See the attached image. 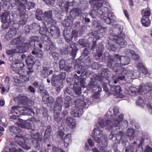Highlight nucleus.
Here are the masks:
<instances>
[{"instance_id": "nucleus-11", "label": "nucleus", "mask_w": 152, "mask_h": 152, "mask_svg": "<svg viewBox=\"0 0 152 152\" xmlns=\"http://www.w3.org/2000/svg\"><path fill=\"white\" fill-rule=\"evenodd\" d=\"M31 142L35 145V146L36 147H38L40 146L39 142H41L42 140V135L38 133L36 134L32 133L31 135Z\"/></svg>"}, {"instance_id": "nucleus-9", "label": "nucleus", "mask_w": 152, "mask_h": 152, "mask_svg": "<svg viewBox=\"0 0 152 152\" xmlns=\"http://www.w3.org/2000/svg\"><path fill=\"white\" fill-rule=\"evenodd\" d=\"M75 70L77 72L79 75H77L75 74L74 75V77L76 79H79L80 77H83L85 75L87 76L88 73L85 70L86 69H84L83 65L82 64L77 65L75 67Z\"/></svg>"}, {"instance_id": "nucleus-19", "label": "nucleus", "mask_w": 152, "mask_h": 152, "mask_svg": "<svg viewBox=\"0 0 152 152\" xmlns=\"http://www.w3.org/2000/svg\"><path fill=\"white\" fill-rule=\"evenodd\" d=\"M104 17L103 19L104 20L105 23L107 24H110L111 22V20L114 19V14L112 12L107 13Z\"/></svg>"}, {"instance_id": "nucleus-4", "label": "nucleus", "mask_w": 152, "mask_h": 152, "mask_svg": "<svg viewBox=\"0 0 152 152\" xmlns=\"http://www.w3.org/2000/svg\"><path fill=\"white\" fill-rule=\"evenodd\" d=\"M21 37H19L14 39L11 41L12 45L17 44L19 45L17 46L18 48L15 49L16 53L19 54L20 53H23L26 52L30 44L27 43H24L23 40L21 39Z\"/></svg>"}, {"instance_id": "nucleus-52", "label": "nucleus", "mask_w": 152, "mask_h": 152, "mask_svg": "<svg viewBox=\"0 0 152 152\" xmlns=\"http://www.w3.org/2000/svg\"><path fill=\"white\" fill-rule=\"evenodd\" d=\"M91 81L89 84V87L90 88H92L97 85V82L93 80V79H91Z\"/></svg>"}, {"instance_id": "nucleus-56", "label": "nucleus", "mask_w": 152, "mask_h": 152, "mask_svg": "<svg viewBox=\"0 0 152 152\" xmlns=\"http://www.w3.org/2000/svg\"><path fill=\"white\" fill-rule=\"evenodd\" d=\"M88 14H84L83 16V21L86 24L88 23L90 21V19L88 17Z\"/></svg>"}, {"instance_id": "nucleus-26", "label": "nucleus", "mask_w": 152, "mask_h": 152, "mask_svg": "<svg viewBox=\"0 0 152 152\" xmlns=\"http://www.w3.org/2000/svg\"><path fill=\"white\" fill-rule=\"evenodd\" d=\"M34 58L31 55H29L26 60V62L28 66L33 67L34 63Z\"/></svg>"}, {"instance_id": "nucleus-6", "label": "nucleus", "mask_w": 152, "mask_h": 152, "mask_svg": "<svg viewBox=\"0 0 152 152\" xmlns=\"http://www.w3.org/2000/svg\"><path fill=\"white\" fill-rule=\"evenodd\" d=\"M112 110V109L111 108H110L107 113L108 115L110 116L112 118H113V119H112L113 122H111L110 120H106V124L107 126H108V128H111L113 126L116 127L120 126L123 118V115L121 114L118 116L117 118L116 119L114 118V116L113 114H111Z\"/></svg>"}, {"instance_id": "nucleus-57", "label": "nucleus", "mask_w": 152, "mask_h": 152, "mask_svg": "<svg viewBox=\"0 0 152 152\" xmlns=\"http://www.w3.org/2000/svg\"><path fill=\"white\" fill-rule=\"evenodd\" d=\"M56 76L58 77V78L59 80H61L63 81L65 80L66 77V73L65 72H62L60 73L58 75H56Z\"/></svg>"}, {"instance_id": "nucleus-53", "label": "nucleus", "mask_w": 152, "mask_h": 152, "mask_svg": "<svg viewBox=\"0 0 152 152\" xmlns=\"http://www.w3.org/2000/svg\"><path fill=\"white\" fill-rule=\"evenodd\" d=\"M32 85L36 88L38 87V89H39L42 87H43L44 86L42 83H39L37 81H35L34 82L32 83Z\"/></svg>"}, {"instance_id": "nucleus-50", "label": "nucleus", "mask_w": 152, "mask_h": 152, "mask_svg": "<svg viewBox=\"0 0 152 152\" xmlns=\"http://www.w3.org/2000/svg\"><path fill=\"white\" fill-rule=\"evenodd\" d=\"M6 53L8 55H11L14 54V56H17L19 54L16 53V50L15 49H13L12 50H6Z\"/></svg>"}, {"instance_id": "nucleus-51", "label": "nucleus", "mask_w": 152, "mask_h": 152, "mask_svg": "<svg viewBox=\"0 0 152 152\" xmlns=\"http://www.w3.org/2000/svg\"><path fill=\"white\" fill-rule=\"evenodd\" d=\"M39 26L37 24L34 23L32 24V32L34 33L40 29Z\"/></svg>"}, {"instance_id": "nucleus-61", "label": "nucleus", "mask_w": 152, "mask_h": 152, "mask_svg": "<svg viewBox=\"0 0 152 152\" xmlns=\"http://www.w3.org/2000/svg\"><path fill=\"white\" fill-rule=\"evenodd\" d=\"M52 151L53 152H65L59 147L54 146L52 148Z\"/></svg>"}, {"instance_id": "nucleus-14", "label": "nucleus", "mask_w": 152, "mask_h": 152, "mask_svg": "<svg viewBox=\"0 0 152 152\" xmlns=\"http://www.w3.org/2000/svg\"><path fill=\"white\" fill-rule=\"evenodd\" d=\"M55 24H50L48 25L49 29L50 31V33L54 38H58L60 35L59 29L55 26Z\"/></svg>"}, {"instance_id": "nucleus-54", "label": "nucleus", "mask_w": 152, "mask_h": 152, "mask_svg": "<svg viewBox=\"0 0 152 152\" xmlns=\"http://www.w3.org/2000/svg\"><path fill=\"white\" fill-rule=\"evenodd\" d=\"M40 40V39L39 37L37 36H34L29 38V41L30 44H31V42L33 41L37 42V43H38L39 42Z\"/></svg>"}, {"instance_id": "nucleus-13", "label": "nucleus", "mask_w": 152, "mask_h": 152, "mask_svg": "<svg viewBox=\"0 0 152 152\" xmlns=\"http://www.w3.org/2000/svg\"><path fill=\"white\" fill-rule=\"evenodd\" d=\"M105 124V122L104 121V119H99L98 121V124L96 125V126L98 128H94L93 130L94 134L93 136H99L100 134H102L103 133V132L99 128H103Z\"/></svg>"}, {"instance_id": "nucleus-43", "label": "nucleus", "mask_w": 152, "mask_h": 152, "mask_svg": "<svg viewBox=\"0 0 152 152\" xmlns=\"http://www.w3.org/2000/svg\"><path fill=\"white\" fill-rule=\"evenodd\" d=\"M111 41V40L108 42L106 45V47L109 50L115 51L116 50V48L114 44H112Z\"/></svg>"}, {"instance_id": "nucleus-31", "label": "nucleus", "mask_w": 152, "mask_h": 152, "mask_svg": "<svg viewBox=\"0 0 152 152\" xmlns=\"http://www.w3.org/2000/svg\"><path fill=\"white\" fill-rule=\"evenodd\" d=\"M126 54L129 53L132 55V58L136 61L138 60L139 59V56L137 54H134L135 52L134 51L129 49H127L125 52Z\"/></svg>"}, {"instance_id": "nucleus-47", "label": "nucleus", "mask_w": 152, "mask_h": 152, "mask_svg": "<svg viewBox=\"0 0 152 152\" xmlns=\"http://www.w3.org/2000/svg\"><path fill=\"white\" fill-rule=\"evenodd\" d=\"M129 90V92L133 94L134 93V95H137L140 94L139 89H137L136 88L133 86L130 87Z\"/></svg>"}, {"instance_id": "nucleus-37", "label": "nucleus", "mask_w": 152, "mask_h": 152, "mask_svg": "<svg viewBox=\"0 0 152 152\" xmlns=\"http://www.w3.org/2000/svg\"><path fill=\"white\" fill-rule=\"evenodd\" d=\"M42 99L43 102L47 103H50L53 102V98L50 97L48 94L42 96Z\"/></svg>"}, {"instance_id": "nucleus-18", "label": "nucleus", "mask_w": 152, "mask_h": 152, "mask_svg": "<svg viewBox=\"0 0 152 152\" xmlns=\"http://www.w3.org/2000/svg\"><path fill=\"white\" fill-rule=\"evenodd\" d=\"M63 104V100L61 97H58L56 100V104L54 110H56L61 111V110Z\"/></svg>"}, {"instance_id": "nucleus-7", "label": "nucleus", "mask_w": 152, "mask_h": 152, "mask_svg": "<svg viewBox=\"0 0 152 152\" xmlns=\"http://www.w3.org/2000/svg\"><path fill=\"white\" fill-rule=\"evenodd\" d=\"M51 83L53 86L56 88V90L59 91L63 87V82L62 80H59L56 75H53L51 79Z\"/></svg>"}, {"instance_id": "nucleus-48", "label": "nucleus", "mask_w": 152, "mask_h": 152, "mask_svg": "<svg viewBox=\"0 0 152 152\" xmlns=\"http://www.w3.org/2000/svg\"><path fill=\"white\" fill-rule=\"evenodd\" d=\"M63 52L65 54H68L71 53V54L72 55V49L70 48V46L68 45L64 49Z\"/></svg>"}, {"instance_id": "nucleus-64", "label": "nucleus", "mask_w": 152, "mask_h": 152, "mask_svg": "<svg viewBox=\"0 0 152 152\" xmlns=\"http://www.w3.org/2000/svg\"><path fill=\"white\" fill-rule=\"evenodd\" d=\"M145 101L148 109L149 110V112L151 114H152V107L151 106L150 104L148 103V101H147V99L145 100Z\"/></svg>"}, {"instance_id": "nucleus-62", "label": "nucleus", "mask_w": 152, "mask_h": 152, "mask_svg": "<svg viewBox=\"0 0 152 152\" xmlns=\"http://www.w3.org/2000/svg\"><path fill=\"white\" fill-rule=\"evenodd\" d=\"M59 67L61 69H64L66 67L65 61L64 60H61L59 61Z\"/></svg>"}, {"instance_id": "nucleus-12", "label": "nucleus", "mask_w": 152, "mask_h": 152, "mask_svg": "<svg viewBox=\"0 0 152 152\" xmlns=\"http://www.w3.org/2000/svg\"><path fill=\"white\" fill-rule=\"evenodd\" d=\"M52 14L51 10L45 11L44 13L43 18L48 23V26L50 24H55L56 22L52 18Z\"/></svg>"}, {"instance_id": "nucleus-38", "label": "nucleus", "mask_w": 152, "mask_h": 152, "mask_svg": "<svg viewBox=\"0 0 152 152\" xmlns=\"http://www.w3.org/2000/svg\"><path fill=\"white\" fill-rule=\"evenodd\" d=\"M111 74L110 72L108 69H102V72L101 75L102 77H109Z\"/></svg>"}, {"instance_id": "nucleus-1", "label": "nucleus", "mask_w": 152, "mask_h": 152, "mask_svg": "<svg viewBox=\"0 0 152 152\" xmlns=\"http://www.w3.org/2000/svg\"><path fill=\"white\" fill-rule=\"evenodd\" d=\"M130 61V58L127 56H119L118 55L109 57L108 60V66L111 67L113 64V67H117L118 69L115 70L117 74L119 75L118 77V80H127V79L133 78V74L132 71L126 70L125 68H122L120 65H125L129 64Z\"/></svg>"}, {"instance_id": "nucleus-28", "label": "nucleus", "mask_w": 152, "mask_h": 152, "mask_svg": "<svg viewBox=\"0 0 152 152\" xmlns=\"http://www.w3.org/2000/svg\"><path fill=\"white\" fill-rule=\"evenodd\" d=\"M83 113V110L77 107L73 110L71 113L72 115L74 117L80 116L82 115Z\"/></svg>"}, {"instance_id": "nucleus-27", "label": "nucleus", "mask_w": 152, "mask_h": 152, "mask_svg": "<svg viewBox=\"0 0 152 152\" xmlns=\"http://www.w3.org/2000/svg\"><path fill=\"white\" fill-rule=\"evenodd\" d=\"M39 33L42 36L46 37L48 39V36L50 35V32L48 31V28L45 26L40 28L39 31Z\"/></svg>"}, {"instance_id": "nucleus-42", "label": "nucleus", "mask_w": 152, "mask_h": 152, "mask_svg": "<svg viewBox=\"0 0 152 152\" xmlns=\"http://www.w3.org/2000/svg\"><path fill=\"white\" fill-rule=\"evenodd\" d=\"M110 91L116 93H119L121 91L120 86L117 85H113L110 87Z\"/></svg>"}, {"instance_id": "nucleus-33", "label": "nucleus", "mask_w": 152, "mask_h": 152, "mask_svg": "<svg viewBox=\"0 0 152 152\" xmlns=\"http://www.w3.org/2000/svg\"><path fill=\"white\" fill-rule=\"evenodd\" d=\"M141 23L143 26L147 27L150 25L151 21L149 18H145V17H142L141 19Z\"/></svg>"}, {"instance_id": "nucleus-46", "label": "nucleus", "mask_w": 152, "mask_h": 152, "mask_svg": "<svg viewBox=\"0 0 152 152\" xmlns=\"http://www.w3.org/2000/svg\"><path fill=\"white\" fill-rule=\"evenodd\" d=\"M28 120V119L24 120L22 119H19V121L20 123L18 125L21 126L22 128H25L26 127V124H28V123L26 122Z\"/></svg>"}, {"instance_id": "nucleus-29", "label": "nucleus", "mask_w": 152, "mask_h": 152, "mask_svg": "<svg viewBox=\"0 0 152 152\" xmlns=\"http://www.w3.org/2000/svg\"><path fill=\"white\" fill-rule=\"evenodd\" d=\"M96 28L97 34H103L107 31V28L102 27L100 23H97Z\"/></svg>"}, {"instance_id": "nucleus-5", "label": "nucleus", "mask_w": 152, "mask_h": 152, "mask_svg": "<svg viewBox=\"0 0 152 152\" xmlns=\"http://www.w3.org/2000/svg\"><path fill=\"white\" fill-rule=\"evenodd\" d=\"M18 98L22 103H23V104H26L25 105L23 104L25 106L23 107V115H29L31 113H34L33 110L32 105L34 104V102L33 101L27 100L26 97L24 96H20Z\"/></svg>"}, {"instance_id": "nucleus-58", "label": "nucleus", "mask_w": 152, "mask_h": 152, "mask_svg": "<svg viewBox=\"0 0 152 152\" xmlns=\"http://www.w3.org/2000/svg\"><path fill=\"white\" fill-rule=\"evenodd\" d=\"M23 72H22L21 75L20 76V80L21 83H26L28 80V78L26 76L23 75L22 74L23 73ZM21 75V74H20Z\"/></svg>"}, {"instance_id": "nucleus-17", "label": "nucleus", "mask_w": 152, "mask_h": 152, "mask_svg": "<svg viewBox=\"0 0 152 152\" xmlns=\"http://www.w3.org/2000/svg\"><path fill=\"white\" fill-rule=\"evenodd\" d=\"M1 17L2 19L1 22L4 23L2 25V27L4 29H6V23L7 22H10V13L8 12H5L1 15Z\"/></svg>"}, {"instance_id": "nucleus-21", "label": "nucleus", "mask_w": 152, "mask_h": 152, "mask_svg": "<svg viewBox=\"0 0 152 152\" xmlns=\"http://www.w3.org/2000/svg\"><path fill=\"white\" fill-rule=\"evenodd\" d=\"M86 103L81 99H78L76 101L75 107L83 110V109L85 107Z\"/></svg>"}, {"instance_id": "nucleus-32", "label": "nucleus", "mask_w": 152, "mask_h": 152, "mask_svg": "<svg viewBox=\"0 0 152 152\" xmlns=\"http://www.w3.org/2000/svg\"><path fill=\"white\" fill-rule=\"evenodd\" d=\"M20 15V20L19 21V24L22 25H24L26 23L27 20V16L26 15H25V13L21 14V12H19Z\"/></svg>"}, {"instance_id": "nucleus-49", "label": "nucleus", "mask_w": 152, "mask_h": 152, "mask_svg": "<svg viewBox=\"0 0 152 152\" xmlns=\"http://www.w3.org/2000/svg\"><path fill=\"white\" fill-rule=\"evenodd\" d=\"M51 127L48 126V127L46 129L45 133V137L46 138L49 137L50 135L51 132Z\"/></svg>"}, {"instance_id": "nucleus-24", "label": "nucleus", "mask_w": 152, "mask_h": 152, "mask_svg": "<svg viewBox=\"0 0 152 152\" xmlns=\"http://www.w3.org/2000/svg\"><path fill=\"white\" fill-rule=\"evenodd\" d=\"M151 90V88L148 85L140 86L139 87V91L140 93L142 94L143 92L146 91L145 93L149 92Z\"/></svg>"}, {"instance_id": "nucleus-40", "label": "nucleus", "mask_w": 152, "mask_h": 152, "mask_svg": "<svg viewBox=\"0 0 152 152\" xmlns=\"http://www.w3.org/2000/svg\"><path fill=\"white\" fill-rule=\"evenodd\" d=\"M49 38L48 39L49 41V46H47L46 48V49L47 51H48L49 50H50L51 52L53 51L56 49L55 46L54 44L53 43L52 41H50L49 39Z\"/></svg>"}, {"instance_id": "nucleus-2", "label": "nucleus", "mask_w": 152, "mask_h": 152, "mask_svg": "<svg viewBox=\"0 0 152 152\" xmlns=\"http://www.w3.org/2000/svg\"><path fill=\"white\" fill-rule=\"evenodd\" d=\"M99 1L100 2L94 4V9L91 10V15L93 18L98 17L103 19L108 12V8L103 6L104 4H106L105 1L104 0Z\"/></svg>"}, {"instance_id": "nucleus-60", "label": "nucleus", "mask_w": 152, "mask_h": 152, "mask_svg": "<svg viewBox=\"0 0 152 152\" xmlns=\"http://www.w3.org/2000/svg\"><path fill=\"white\" fill-rule=\"evenodd\" d=\"M136 104L139 106H143L144 104V102L143 100L141 97H139L136 102Z\"/></svg>"}, {"instance_id": "nucleus-30", "label": "nucleus", "mask_w": 152, "mask_h": 152, "mask_svg": "<svg viewBox=\"0 0 152 152\" xmlns=\"http://www.w3.org/2000/svg\"><path fill=\"white\" fill-rule=\"evenodd\" d=\"M15 142L21 147H23L24 143L23 141L24 139L23 136L21 135H17L15 138Z\"/></svg>"}, {"instance_id": "nucleus-8", "label": "nucleus", "mask_w": 152, "mask_h": 152, "mask_svg": "<svg viewBox=\"0 0 152 152\" xmlns=\"http://www.w3.org/2000/svg\"><path fill=\"white\" fill-rule=\"evenodd\" d=\"M24 66L23 63L22 62H14L10 64L11 68L12 71L19 74H22V72H23V68Z\"/></svg>"}, {"instance_id": "nucleus-45", "label": "nucleus", "mask_w": 152, "mask_h": 152, "mask_svg": "<svg viewBox=\"0 0 152 152\" xmlns=\"http://www.w3.org/2000/svg\"><path fill=\"white\" fill-rule=\"evenodd\" d=\"M48 69L46 66H43L42 70L41 71V73L42 76L44 77H47L48 76Z\"/></svg>"}, {"instance_id": "nucleus-16", "label": "nucleus", "mask_w": 152, "mask_h": 152, "mask_svg": "<svg viewBox=\"0 0 152 152\" xmlns=\"http://www.w3.org/2000/svg\"><path fill=\"white\" fill-rule=\"evenodd\" d=\"M63 123L65 127L68 129H73L75 126V122L73 119L69 117L64 120Z\"/></svg>"}, {"instance_id": "nucleus-63", "label": "nucleus", "mask_w": 152, "mask_h": 152, "mask_svg": "<svg viewBox=\"0 0 152 152\" xmlns=\"http://www.w3.org/2000/svg\"><path fill=\"white\" fill-rule=\"evenodd\" d=\"M38 91L42 96L48 93L44 89L43 87L38 89Z\"/></svg>"}, {"instance_id": "nucleus-22", "label": "nucleus", "mask_w": 152, "mask_h": 152, "mask_svg": "<svg viewBox=\"0 0 152 152\" xmlns=\"http://www.w3.org/2000/svg\"><path fill=\"white\" fill-rule=\"evenodd\" d=\"M81 13L80 9L77 8H75L72 9L70 12V15L72 19H74L76 17L79 16Z\"/></svg>"}, {"instance_id": "nucleus-39", "label": "nucleus", "mask_w": 152, "mask_h": 152, "mask_svg": "<svg viewBox=\"0 0 152 152\" xmlns=\"http://www.w3.org/2000/svg\"><path fill=\"white\" fill-rule=\"evenodd\" d=\"M70 48L72 49V56H75L76 54L77 49L76 47V44L74 42H72L70 45H69Z\"/></svg>"}, {"instance_id": "nucleus-15", "label": "nucleus", "mask_w": 152, "mask_h": 152, "mask_svg": "<svg viewBox=\"0 0 152 152\" xmlns=\"http://www.w3.org/2000/svg\"><path fill=\"white\" fill-rule=\"evenodd\" d=\"M23 6H22L20 10V8H18V10L19 12H21V14H24L25 13V9H27L28 10L32 9L35 6L34 3L32 2H27L26 0V1H23Z\"/></svg>"}, {"instance_id": "nucleus-20", "label": "nucleus", "mask_w": 152, "mask_h": 152, "mask_svg": "<svg viewBox=\"0 0 152 152\" xmlns=\"http://www.w3.org/2000/svg\"><path fill=\"white\" fill-rule=\"evenodd\" d=\"M23 107H21L20 106H13L12 107V110L11 112L12 113H15L17 114L19 113H21L23 115Z\"/></svg>"}, {"instance_id": "nucleus-25", "label": "nucleus", "mask_w": 152, "mask_h": 152, "mask_svg": "<svg viewBox=\"0 0 152 152\" xmlns=\"http://www.w3.org/2000/svg\"><path fill=\"white\" fill-rule=\"evenodd\" d=\"M9 131L14 134H18L21 132V130L18 127L14 126H10L9 127Z\"/></svg>"}, {"instance_id": "nucleus-35", "label": "nucleus", "mask_w": 152, "mask_h": 152, "mask_svg": "<svg viewBox=\"0 0 152 152\" xmlns=\"http://www.w3.org/2000/svg\"><path fill=\"white\" fill-rule=\"evenodd\" d=\"M142 17L148 18L151 14V10L149 8L143 10L142 11Z\"/></svg>"}, {"instance_id": "nucleus-23", "label": "nucleus", "mask_w": 152, "mask_h": 152, "mask_svg": "<svg viewBox=\"0 0 152 152\" xmlns=\"http://www.w3.org/2000/svg\"><path fill=\"white\" fill-rule=\"evenodd\" d=\"M126 135L130 140H134L136 137L134 129H128L126 131Z\"/></svg>"}, {"instance_id": "nucleus-36", "label": "nucleus", "mask_w": 152, "mask_h": 152, "mask_svg": "<svg viewBox=\"0 0 152 152\" xmlns=\"http://www.w3.org/2000/svg\"><path fill=\"white\" fill-rule=\"evenodd\" d=\"M114 133L116 135V139L118 140H121L122 139L123 132L122 131H120L119 129H116L114 131Z\"/></svg>"}, {"instance_id": "nucleus-55", "label": "nucleus", "mask_w": 152, "mask_h": 152, "mask_svg": "<svg viewBox=\"0 0 152 152\" xmlns=\"http://www.w3.org/2000/svg\"><path fill=\"white\" fill-rule=\"evenodd\" d=\"M74 2L72 1L70 2H66L64 6V8H65V11L66 12H67L69 9V6H73L74 5Z\"/></svg>"}, {"instance_id": "nucleus-44", "label": "nucleus", "mask_w": 152, "mask_h": 152, "mask_svg": "<svg viewBox=\"0 0 152 152\" xmlns=\"http://www.w3.org/2000/svg\"><path fill=\"white\" fill-rule=\"evenodd\" d=\"M16 34L17 31L16 29L14 28H12L9 31L7 35L9 36L10 38H11L15 36Z\"/></svg>"}, {"instance_id": "nucleus-59", "label": "nucleus", "mask_w": 152, "mask_h": 152, "mask_svg": "<svg viewBox=\"0 0 152 152\" xmlns=\"http://www.w3.org/2000/svg\"><path fill=\"white\" fill-rule=\"evenodd\" d=\"M53 58L55 60H57L59 58V54L56 52H52L51 53Z\"/></svg>"}, {"instance_id": "nucleus-34", "label": "nucleus", "mask_w": 152, "mask_h": 152, "mask_svg": "<svg viewBox=\"0 0 152 152\" xmlns=\"http://www.w3.org/2000/svg\"><path fill=\"white\" fill-rule=\"evenodd\" d=\"M71 136L70 134H68L66 135L64 138V144L65 146L67 147L69 144L71 143Z\"/></svg>"}, {"instance_id": "nucleus-41", "label": "nucleus", "mask_w": 152, "mask_h": 152, "mask_svg": "<svg viewBox=\"0 0 152 152\" xmlns=\"http://www.w3.org/2000/svg\"><path fill=\"white\" fill-rule=\"evenodd\" d=\"M53 118L58 122H60L63 118L60 113L56 112L54 113Z\"/></svg>"}, {"instance_id": "nucleus-3", "label": "nucleus", "mask_w": 152, "mask_h": 152, "mask_svg": "<svg viewBox=\"0 0 152 152\" xmlns=\"http://www.w3.org/2000/svg\"><path fill=\"white\" fill-rule=\"evenodd\" d=\"M122 28L121 27L116 28L115 31L117 35L112 34L110 35L109 37L111 40L115 42L120 46L124 45L126 43L124 39L126 35L124 33L122 32Z\"/></svg>"}, {"instance_id": "nucleus-10", "label": "nucleus", "mask_w": 152, "mask_h": 152, "mask_svg": "<svg viewBox=\"0 0 152 152\" xmlns=\"http://www.w3.org/2000/svg\"><path fill=\"white\" fill-rule=\"evenodd\" d=\"M96 42L95 41L93 44L91 49V50H92L94 55L95 56H97L98 57H100L102 54V52L104 50V46L102 44H100L98 45L96 47V52L95 51L94 52V49L96 45Z\"/></svg>"}]
</instances>
